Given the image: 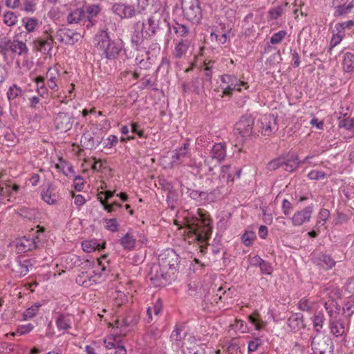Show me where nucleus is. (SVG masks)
Instances as JSON below:
<instances>
[{
    "mask_svg": "<svg viewBox=\"0 0 354 354\" xmlns=\"http://www.w3.org/2000/svg\"><path fill=\"white\" fill-rule=\"evenodd\" d=\"M197 214L198 217L193 218L188 223L187 233L192 241L198 242L201 252H205L207 246L203 245L207 243L212 234L211 219L202 209H198Z\"/></svg>",
    "mask_w": 354,
    "mask_h": 354,
    "instance_id": "f257e3e1",
    "label": "nucleus"
},
{
    "mask_svg": "<svg viewBox=\"0 0 354 354\" xmlns=\"http://www.w3.org/2000/svg\"><path fill=\"white\" fill-rule=\"evenodd\" d=\"M96 48L109 59H115L122 50V44L111 41L107 32H102L95 37Z\"/></svg>",
    "mask_w": 354,
    "mask_h": 354,
    "instance_id": "f03ea898",
    "label": "nucleus"
},
{
    "mask_svg": "<svg viewBox=\"0 0 354 354\" xmlns=\"http://www.w3.org/2000/svg\"><path fill=\"white\" fill-rule=\"evenodd\" d=\"M179 263V256L174 250L168 249L161 253L158 257V264L162 269V276L165 277L168 273L174 277Z\"/></svg>",
    "mask_w": 354,
    "mask_h": 354,
    "instance_id": "7ed1b4c3",
    "label": "nucleus"
},
{
    "mask_svg": "<svg viewBox=\"0 0 354 354\" xmlns=\"http://www.w3.org/2000/svg\"><path fill=\"white\" fill-rule=\"evenodd\" d=\"M254 118L251 115H243L235 124L234 133L240 142H243L254 133Z\"/></svg>",
    "mask_w": 354,
    "mask_h": 354,
    "instance_id": "20e7f679",
    "label": "nucleus"
},
{
    "mask_svg": "<svg viewBox=\"0 0 354 354\" xmlns=\"http://www.w3.org/2000/svg\"><path fill=\"white\" fill-rule=\"evenodd\" d=\"M184 17L194 24L198 23L202 18V11L198 0H182Z\"/></svg>",
    "mask_w": 354,
    "mask_h": 354,
    "instance_id": "39448f33",
    "label": "nucleus"
},
{
    "mask_svg": "<svg viewBox=\"0 0 354 354\" xmlns=\"http://www.w3.org/2000/svg\"><path fill=\"white\" fill-rule=\"evenodd\" d=\"M226 157L225 146L222 143L213 145L210 156L205 158V163L208 166L209 171H213L214 167L217 166Z\"/></svg>",
    "mask_w": 354,
    "mask_h": 354,
    "instance_id": "423d86ee",
    "label": "nucleus"
},
{
    "mask_svg": "<svg viewBox=\"0 0 354 354\" xmlns=\"http://www.w3.org/2000/svg\"><path fill=\"white\" fill-rule=\"evenodd\" d=\"M222 81V88L223 90V94L225 95H230L232 94V91L237 90L241 91V86H245L247 83L245 82H241L238 78L234 75H224L221 77Z\"/></svg>",
    "mask_w": 354,
    "mask_h": 354,
    "instance_id": "0eeeda50",
    "label": "nucleus"
},
{
    "mask_svg": "<svg viewBox=\"0 0 354 354\" xmlns=\"http://www.w3.org/2000/svg\"><path fill=\"white\" fill-rule=\"evenodd\" d=\"M55 37L61 42L68 45H73L82 37L81 35L67 28H59Z\"/></svg>",
    "mask_w": 354,
    "mask_h": 354,
    "instance_id": "6e6552de",
    "label": "nucleus"
},
{
    "mask_svg": "<svg viewBox=\"0 0 354 354\" xmlns=\"http://www.w3.org/2000/svg\"><path fill=\"white\" fill-rule=\"evenodd\" d=\"M44 35H46V37L37 38L33 41V47L37 51L48 54L53 48L54 38L47 30L44 32Z\"/></svg>",
    "mask_w": 354,
    "mask_h": 354,
    "instance_id": "1a4fd4ad",
    "label": "nucleus"
},
{
    "mask_svg": "<svg viewBox=\"0 0 354 354\" xmlns=\"http://www.w3.org/2000/svg\"><path fill=\"white\" fill-rule=\"evenodd\" d=\"M73 124V116L69 113L59 112L55 118V127L62 132L71 129Z\"/></svg>",
    "mask_w": 354,
    "mask_h": 354,
    "instance_id": "9d476101",
    "label": "nucleus"
},
{
    "mask_svg": "<svg viewBox=\"0 0 354 354\" xmlns=\"http://www.w3.org/2000/svg\"><path fill=\"white\" fill-rule=\"evenodd\" d=\"M161 274L163 273L162 272V269L158 263L157 265H153L151 267L149 277L150 279L156 286H165V283L169 281L173 277L171 275V273L167 272V274L165 276V275L162 276Z\"/></svg>",
    "mask_w": 354,
    "mask_h": 354,
    "instance_id": "9b49d317",
    "label": "nucleus"
},
{
    "mask_svg": "<svg viewBox=\"0 0 354 354\" xmlns=\"http://www.w3.org/2000/svg\"><path fill=\"white\" fill-rule=\"evenodd\" d=\"M112 11L121 19L131 18L136 16V8L131 5L122 3H114Z\"/></svg>",
    "mask_w": 354,
    "mask_h": 354,
    "instance_id": "f8f14e48",
    "label": "nucleus"
},
{
    "mask_svg": "<svg viewBox=\"0 0 354 354\" xmlns=\"http://www.w3.org/2000/svg\"><path fill=\"white\" fill-rule=\"evenodd\" d=\"M83 9L84 18V25L86 26L87 28H90L96 23L95 17L100 13L101 10L100 7L97 5H91L86 6Z\"/></svg>",
    "mask_w": 354,
    "mask_h": 354,
    "instance_id": "ddd939ff",
    "label": "nucleus"
},
{
    "mask_svg": "<svg viewBox=\"0 0 354 354\" xmlns=\"http://www.w3.org/2000/svg\"><path fill=\"white\" fill-rule=\"evenodd\" d=\"M37 239L38 236L27 237L24 236V237L17 239L15 244L17 253H25L36 248V239Z\"/></svg>",
    "mask_w": 354,
    "mask_h": 354,
    "instance_id": "4468645a",
    "label": "nucleus"
},
{
    "mask_svg": "<svg viewBox=\"0 0 354 354\" xmlns=\"http://www.w3.org/2000/svg\"><path fill=\"white\" fill-rule=\"evenodd\" d=\"M277 117L274 115H264L261 118L262 133L264 136H270L278 129Z\"/></svg>",
    "mask_w": 354,
    "mask_h": 354,
    "instance_id": "2eb2a0df",
    "label": "nucleus"
},
{
    "mask_svg": "<svg viewBox=\"0 0 354 354\" xmlns=\"http://www.w3.org/2000/svg\"><path fill=\"white\" fill-rule=\"evenodd\" d=\"M312 345L319 354H326L333 351V342L329 337H323L317 342L313 340Z\"/></svg>",
    "mask_w": 354,
    "mask_h": 354,
    "instance_id": "dca6fc26",
    "label": "nucleus"
},
{
    "mask_svg": "<svg viewBox=\"0 0 354 354\" xmlns=\"http://www.w3.org/2000/svg\"><path fill=\"white\" fill-rule=\"evenodd\" d=\"M313 261L326 270L331 269L336 263L330 255L324 253L318 254L314 257Z\"/></svg>",
    "mask_w": 354,
    "mask_h": 354,
    "instance_id": "f3484780",
    "label": "nucleus"
},
{
    "mask_svg": "<svg viewBox=\"0 0 354 354\" xmlns=\"http://www.w3.org/2000/svg\"><path fill=\"white\" fill-rule=\"evenodd\" d=\"M313 213V207L308 206L301 211L296 212L292 216V221L294 225H301L304 222L308 221Z\"/></svg>",
    "mask_w": 354,
    "mask_h": 354,
    "instance_id": "a211bd4d",
    "label": "nucleus"
},
{
    "mask_svg": "<svg viewBox=\"0 0 354 354\" xmlns=\"http://www.w3.org/2000/svg\"><path fill=\"white\" fill-rule=\"evenodd\" d=\"M191 46V42L188 39H181L176 44L173 55L175 58L180 59L183 57Z\"/></svg>",
    "mask_w": 354,
    "mask_h": 354,
    "instance_id": "6ab92c4d",
    "label": "nucleus"
},
{
    "mask_svg": "<svg viewBox=\"0 0 354 354\" xmlns=\"http://www.w3.org/2000/svg\"><path fill=\"white\" fill-rule=\"evenodd\" d=\"M145 26L146 24L144 21H138L134 24V31L132 35L133 42L136 44H140L143 41L144 38L146 37L147 35H145V32H144Z\"/></svg>",
    "mask_w": 354,
    "mask_h": 354,
    "instance_id": "aec40b11",
    "label": "nucleus"
},
{
    "mask_svg": "<svg viewBox=\"0 0 354 354\" xmlns=\"http://www.w3.org/2000/svg\"><path fill=\"white\" fill-rule=\"evenodd\" d=\"M160 17L158 15L155 14L147 19V24L149 28L145 31V35L151 37L156 34L157 30L159 29Z\"/></svg>",
    "mask_w": 354,
    "mask_h": 354,
    "instance_id": "412c9836",
    "label": "nucleus"
},
{
    "mask_svg": "<svg viewBox=\"0 0 354 354\" xmlns=\"http://www.w3.org/2000/svg\"><path fill=\"white\" fill-rule=\"evenodd\" d=\"M138 320L139 317L138 315L136 313H131L124 317L122 321L117 320L115 322V326L117 328H120L123 326L125 327H133L138 324Z\"/></svg>",
    "mask_w": 354,
    "mask_h": 354,
    "instance_id": "4be33fe9",
    "label": "nucleus"
},
{
    "mask_svg": "<svg viewBox=\"0 0 354 354\" xmlns=\"http://www.w3.org/2000/svg\"><path fill=\"white\" fill-rule=\"evenodd\" d=\"M300 165V161L298 159L297 155H292L288 158L283 157V169L286 171L292 172Z\"/></svg>",
    "mask_w": 354,
    "mask_h": 354,
    "instance_id": "5701e85b",
    "label": "nucleus"
},
{
    "mask_svg": "<svg viewBox=\"0 0 354 354\" xmlns=\"http://www.w3.org/2000/svg\"><path fill=\"white\" fill-rule=\"evenodd\" d=\"M68 24L84 23V9H77L69 13L67 16Z\"/></svg>",
    "mask_w": 354,
    "mask_h": 354,
    "instance_id": "b1692460",
    "label": "nucleus"
},
{
    "mask_svg": "<svg viewBox=\"0 0 354 354\" xmlns=\"http://www.w3.org/2000/svg\"><path fill=\"white\" fill-rule=\"evenodd\" d=\"M28 51V48L26 43L17 39L12 40L11 52L12 53H16L18 55H22L24 54H27Z\"/></svg>",
    "mask_w": 354,
    "mask_h": 354,
    "instance_id": "393cba45",
    "label": "nucleus"
},
{
    "mask_svg": "<svg viewBox=\"0 0 354 354\" xmlns=\"http://www.w3.org/2000/svg\"><path fill=\"white\" fill-rule=\"evenodd\" d=\"M71 317L69 315H59L56 320V324L59 330H66L71 327Z\"/></svg>",
    "mask_w": 354,
    "mask_h": 354,
    "instance_id": "a878e982",
    "label": "nucleus"
},
{
    "mask_svg": "<svg viewBox=\"0 0 354 354\" xmlns=\"http://www.w3.org/2000/svg\"><path fill=\"white\" fill-rule=\"evenodd\" d=\"M53 191L52 185L48 184L47 189L46 190L44 189L41 194V198L49 205L55 204L57 201L56 196L53 194Z\"/></svg>",
    "mask_w": 354,
    "mask_h": 354,
    "instance_id": "bb28decb",
    "label": "nucleus"
},
{
    "mask_svg": "<svg viewBox=\"0 0 354 354\" xmlns=\"http://www.w3.org/2000/svg\"><path fill=\"white\" fill-rule=\"evenodd\" d=\"M331 333L336 337L342 336L345 331L344 324L341 320L330 321Z\"/></svg>",
    "mask_w": 354,
    "mask_h": 354,
    "instance_id": "cd10ccee",
    "label": "nucleus"
},
{
    "mask_svg": "<svg viewBox=\"0 0 354 354\" xmlns=\"http://www.w3.org/2000/svg\"><path fill=\"white\" fill-rule=\"evenodd\" d=\"M81 143L85 148L91 149L100 144L99 140H95V138L91 133H84L82 136Z\"/></svg>",
    "mask_w": 354,
    "mask_h": 354,
    "instance_id": "c85d7f7f",
    "label": "nucleus"
},
{
    "mask_svg": "<svg viewBox=\"0 0 354 354\" xmlns=\"http://www.w3.org/2000/svg\"><path fill=\"white\" fill-rule=\"evenodd\" d=\"M188 146L187 143H184L179 149L174 151V155L172 156L174 162L183 161V159L188 155Z\"/></svg>",
    "mask_w": 354,
    "mask_h": 354,
    "instance_id": "c756f323",
    "label": "nucleus"
},
{
    "mask_svg": "<svg viewBox=\"0 0 354 354\" xmlns=\"http://www.w3.org/2000/svg\"><path fill=\"white\" fill-rule=\"evenodd\" d=\"M93 277L87 274V272H82L76 277V283L84 287H88L92 285L93 282L95 283V280L92 279Z\"/></svg>",
    "mask_w": 354,
    "mask_h": 354,
    "instance_id": "7c9ffc66",
    "label": "nucleus"
},
{
    "mask_svg": "<svg viewBox=\"0 0 354 354\" xmlns=\"http://www.w3.org/2000/svg\"><path fill=\"white\" fill-rule=\"evenodd\" d=\"M23 24L28 32H32L39 26V21L35 17H25L22 19Z\"/></svg>",
    "mask_w": 354,
    "mask_h": 354,
    "instance_id": "2f4dec72",
    "label": "nucleus"
},
{
    "mask_svg": "<svg viewBox=\"0 0 354 354\" xmlns=\"http://www.w3.org/2000/svg\"><path fill=\"white\" fill-rule=\"evenodd\" d=\"M33 263L30 259L19 260V270L17 272L20 277L26 275L29 271V268L32 267Z\"/></svg>",
    "mask_w": 354,
    "mask_h": 354,
    "instance_id": "473e14b6",
    "label": "nucleus"
},
{
    "mask_svg": "<svg viewBox=\"0 0 354 354\" xmlns=\"http://www.w3.org/2000/svg\"><path fill=\"white\" fill-rule=\"evenodd\" d=\"M82 249L84 252H92L95 250H100V249L104 248V245H100L97 243L95 241H84L82 243Z\"/></svg>",
    "mask_w": 354,
    "mask_h": 354,
    "instance_id": "72a5a7b5",
    "label": "nucleus"
},
{
    "mask_svg": "<svg viewBox=\"0 0 354 354\" xmlns=\"http://www.w3.org/2000/svg\"><path fill=\"white\" fill-rule=\"evenodd\" d=\"M343 68L346 72H351L354 69V55L346 53L344 56Z\"/></svg>",
    "mask_w": 354,
    "mask_h": 354,
    "instance_id": "f704fd0d",
    "label": "nucleus"
},
{
    "mask_svg": "<svg viewBox=\"0 0 354 354\" xmlns=\"http://www.w3.org/2000/svg\"><path fill=\"white\" fill-rule=\"evenodd\" d=\"M189 84L192 92L197 95L201 94L204 90V83L198 77H196L192 80V81L189 82Z\"/></svg>",
    "mask_w": 354,
    "mask_h": 354,
    "instance_id": "c9c22d12",
    "label": "nucleus"
},
{
    "mask_svg": "<svg viewBox=\"0 0 354 354\" xmlns=\"http://www.w3.org/2000/svg\"><path fill=\"white\" fill-rule=\"evenodd\" d=\"M120 243L124 249L130 250L135 247L136 240L127 233L121 239Z\"/></svg>",
    "mask_w": 354,
    "mask_h": 354,
    "instance_id": "e433bc0d",
    "label": "nucleus"
},
{
    "mask_svg": "<svg viewBox=\"0 0 354 354\" xmlns=\"http://www.w3.org/2000/svg\"><path fill=\"white\" fill-rule=\"evenodd\" d=\"M325 308L330 317H333L334 313H338L339 306L335 299H330L325 302Z\"/></svg>",
    "mask_w": 354,
    "mask_h": 354,
    "instance_id": "4c0bfd02",
    "label": "nucleus"
},
{
    "mask_svg": "<svg viewBox=\"0 0 354 354\" xmlns=\"http://www.w3.org/2000/svg\"><path fill=\"white\" fill-rule=\"evenodd\" d=\"M173 29L178 37H186L189 33V28L178 22L173 24Z\"/></svg>",
    "mask_w": 354,
    "mask_h": 354,
    "instance_id": "58836bf2",
    "label": "nucleus"
},
{
    "mask_svg": "<svg viewBox=\"0 0 354 354\" xmlns=\"http://www.w3.org/2000/svg\"><path fill=\"white\" fill-rule=\"evenodd\" d=\"M18 21L17 16L11 11H8L3 15V22L8 26H15Z\"/></svg>",
    "mask_w": 354,
    "mask_h": 354,
    "instance_id": "ea45409f",
    "label": "nucleus"
},
{
    "mask_svg": "<svg viewBox=\"0 0 354 354\" xmlns=\"http://www.w3.org/2000/svg\"><path fill=\"white\" fill-rule=\"evenodd\" d=\"M12 40L4 39L0 41V53L6 56L8 51H11Z\"/></svg>",
    "mask_w": 354,
    "mask_h": 354,
    "instance_id": "a19ab883",
    "label": "nucleus"
},
{
    "mask_svg": "<svg viewBox=\"0 0 354 354\" xmlns=\"http://www.w3.org/2000/svg\"><path fill=\"white\" fill-rule=\"evenodd\" d=\"M339 127L354 132V118H347L339 120Z\"/></svg>",
    "mask_w": 354,
    "mask_h": 354,
    "instance_id": "79ce46f5",
    "label": "nucleus"
},
{
    "mask_svg": "<svg viewBox=\"0 0 354 354\" xmlns=\"http://www.w3.org/2000/svg\"><path fill=\"white\" fill-rule=\"evenodd\" d=\"M283 163V157H279L269 162L267 165V169L269 171H274L280 167H282Z\"/></svg>",
    "mask_w": 354,
    "mask_h": 354,
    "instance_id": "37998d69",
    "label": "nucleus"
},
{
    "mask_svg": "<svg viewBox=\"0 0 354 354\" xmlns=\"http://www.w3.org/2000/svg\"><path fill=\"white\" fill-rule=\"evenodd\" d=\"M22 92L21 88L17 86L16 84H13L10 87L7 95L9 100H12L18 97Z\"/></svg>",
    "mask_w": 354,
    "mask_h": 354,
    "instance_id": "c03bdc74",
    "label": "nucleus"
},
{
    "mask_svg": "<svg viewBox=\"0 0 354 354\" xmlns=\"http://www.w3.org/2000/svg\"><path fill=\"white\" fill-rule=\"evenodd\" d=\"M41 307L40 304H35L31 307L26 309L24 313L25 319H31L34 317L37 313L39 308Z\"/></svg>",
    "mask_w": 354,
    "mask_h": 354,
    "instance_id": "a18cd8bd",
    "label": "nucleus"
},
{
    "mask_svg": "<svg viewBox=\"0 0 354 354\" xmlns=\"http://www.w3.org/2000/svg\"><path fill=\"white\" fill-rule=\"evenodd\" d=\"M256 235L252 231L245 232L241 237L242 241L246 246H250L252 243V241L255 239Z\"/></svg>",
    "mask_w": 354,
    "mask_h": 354,
    "instance_id": "49530a36",
    "label": "nucleus"
},
{
    "mask_svg": "<svg viewBox=\"0 0 354 354\" xmlns=\"http://www.w3.org/2000/svg\"><path fill=\"white\" fill-rule=\"evenodd\" d=\"M338 32L336 35H334L330 41V46L329 50L330 51L333 47L337 46L342 41L343 36L344 35V32L342 29L337 30Z\"/></svg>",
    "mask_w": 354,
    "mask_h": 354,
    "instance_id": "de8ad7c7",
    "label": "nucleus"
},
{
    "mask_svg": "<svg viewBox=\"0 0 354 354\" xmlns=\"http://www.w3.org/2000/svg\"><path fill=\"white\" fill-rule=\"evenodd\" d=\"M149 0H138L137 8L136 9V15L145 13L149 5Z\"/></svg>",
    "mask_w": 354,
    "mask_h": 354,
    "instance_id": "09e8293b",
    "label": "nucleus"
},
{
    "mask_svg": "<svg viewBox=\"0 0 354 354\" xmlns=\"http://www.w3.org/2000/svg\"><path fill=\"white\" fill-rule=\"evenodd\" d=\"M286 32L285 30H280L277 33H274L270 38V43L272 44H279L282 39L286 35Z\"/></svg>",
    "mask_w": 354,
    "mask_h": 354,
    "instance_id": "8fccbe9b",
    "label": "nucleus"
},
{
    "mask_svg": "<svg viewBox=\"0 0 354 354\" xmlns=\"http://www.w3.org/2000/svg\"><path fill=\"white\" fill-rule=\"evenodd\" d=\"M100 203L103 205L104 209L109 212H112L115 208H120L122 207V205L117 202L109 204L106 202V200L100 199Z\"/></svg>",
    "mask_w": 354,
    "mask_h": 354,
    "instance_id": "3c124183",
    "label": "nucleus"
},
{
    "mask_svg": "<svg viewBox=\"0 0 354 354\" xmlns=\"http://www.w3.org/2000/svg\"><path fill=\"white\" fill-rule=\"evenodd\" d=\"M324 318L323 315H317L314 317L313 325L316 331L319 332L323 326Z\"/></svg>",
    "mask_w": 354,
    "mask_h": 354,
    "instance_id": "603ef678",
    "label": "nucleus"
},
{
    "mask_svg": "<svg viewBox=\"0 0 354 354\" xmlns=\"http://www.w3.org/2000/svg\"><path fill=\"white\" fill-rule=\"evenodd\" d=\"M335 16H343L347 15L351 12V10L348 9L347 6L345 5H338L335 8Z\"/></svg>",
    "mask_w": 354,
    "mask_h": 354,
    "instance_id": "864d4df0",
    "label": "nucleus"
},
{
    "mask_svg": "<svg viewBox=\"0 0 354 354\" xmlns=\"http://www.w3.org/2000/svg\"><path fill=\"white\" fill-rule=\"evenodd\" d=\"M326 173L317 170H313L311 171L308 174V176L310 179L312 180H319L323 179L326 177Z\"/></svg>",
    "mask_w": 354,
    "mask_h": 354,
    "instance_id": "5fc2aeb1",
    "label": "nucleus"
},
{
    "mask_svg": "<svg viewBox=\"0 0 354 354\" xmlns=\"http://www.w3.org/2000/svg\"><path fill=\"white\" fill-rule=\"evenodd\" d=\"M329 216L330 212L328 209H321L318 214V218L319 220L317 221V223H320V221H324V223L322 225H324L325 222L328 219Z\"/></svg>",
    "mask_w": 354,
    "mask_h": 354,
    "instance_id": "6e6d98bb",
    "label": "nucleus"
},
{
    "mask_svg": "<svg viewBox=\"0 0 354 354\" xmlns=\"http://www.w3.org/2000/svg\"><path fill=\"white\" fill-rule=\"evenodd\" d=\"M106 228L111 231V232H116L118 230V222L116 219L111 218V219H106Z\"/></svg>",
    "mask_w": 354,
    "mask_h": 354,
    "instance_id": "4d7b16f0",
    "label": "nucleus"
},
{
    "mask_svg": "<svg viewBox=\"0 0 354 354\" xmlns=\"http://www.w3.org/2000/svg\"><path fill=\"white\" fill-rule=\"evenodd\" d=\"M212 77L211 67L207 65L204 69V80L209 84L207 87H209L212 84Z\"/></svg>",
    "mask_w": 354,
    "mask_h": 354,
    "instance_id": "13d9d810",
    "label": "nucleus"
},
{
    "mask_svg": "<svg viewBox=\"0 0 354 354\" xmlns=\"http://www.w3.org/2000/svg\"><path fill=\"white\" fill-rule=\"evenodd\" d=\"M261 345V340L258 338H256L253 340H251L248 342V352H254L257 351L258 347Z\"/></svg>",
    "mask_w": 354,
    "mask_h": 354,
    "instance_id": "bf43d9fd",
    "label": "nucleus"
},
{
    "mask_svg": "<svg viewBox=\"0 0 354 354\" xmlns=\"http://www.w3.org/2000/svg\"><path fill=\"white\" fill-rule=\"evenodd\" d=\"M299 308L303 311H308L311 308L310 304L306 299H301L299 302Z\"/></svg>",
    "mask_w": 354,
    "mask_h": 354,
    "instance_id": "052dcab7",
    "label": "nucleus"
},
{
    "mask_svg": "<svg viewBox=\"0 0 354 354\" xmlns=\"http://www.w3.org/2000/svg\"><path fill=\"white\" fill-rule=\"evenodd\" d=\"M330 291L328 294L330 299H335L341 297L340 290L338 288H333L328 289Z\"/></svg>",
    "mask_w": 354,
    "mask_h": 354,
    "instance_id": "680f3d73",
    "label": "nucleus"
},
{
    "mask_svg": "<svg viewBox=\"0 0 354 354\" xmlns=\"http://www.w3.org/2000/svg\"><path fill=\"white\" fill-rule=\"evenodd\" d=\"M170 338L173 342H179L181 340V330L178 328H176L172 332Z\"/></svg>",
    "mask_w": 354,
    "mask_h": 354,
    "instance_id": "e2e57ef3",
    "label": "nucleus"
},
{
    "mask_svg": "<svg viewBox=\"0 0 354 354\" xmlns=\"http://www.w3.org/2000/svg\"><path fill=\"white\" fill-rule=\"evenodd\" d=\"M239 347L236 343H231L227 348V354H238L239 351Z\"/></svg>",
    "mask_w": 354,
    "mask_h": 354,
    "instance_id": "0e129e2a",
    "label": "nucleus"
},
{
    "mask_svg": "<svg viewBox=\"0 0 354 354\" xmlns=\"http://www.w3.org/2000/svg\"><path fill=\"white\" fill-rule=\"evenodd\" d=\"M260 268H261V272L263 274H271V272L272 271V268L270 266V264L266 262L265 261H264V262L261 261V265L260 266Z\"/></svg>",
    "mask_w": 354,
    "mask_h": 354,
    "instance_id": "69168bd1",
    "label": "nucleus"
},
{
    "mask_svg": "<svg viewBox=\"0 0 354 354\" xmlns=\"http://www.w3.org/2000/svg\"><path fill=\"white\" fill-rule=\"evenodd\" d=\"M231 167L230 165H223L221 167V174L219 177L225 179L227 174L231 172Z\"/></svg>",
    "mask_w": 354,
    "mask_h": 354,
    "instance_id": "338daca9",
    "label": "nucleus"
},
{
    "mask_svg": "<svg viewBox=\"0 0 354 354\" xmlns=\"http://www.w3.org/2000/svg\"><path fill=\"white\" fill-rule=\"evenodd\" d=\"M354 26V21L349 20L346 22L338 24L336 25L337 30L342 29L344 30L345 28H350L351 27Z\"/></svg>",
    "mask_w": 354,
    "mask_h": 354,
    "instance_id": "774afa93",
    "label": "nucleus"
}]
</instances>
